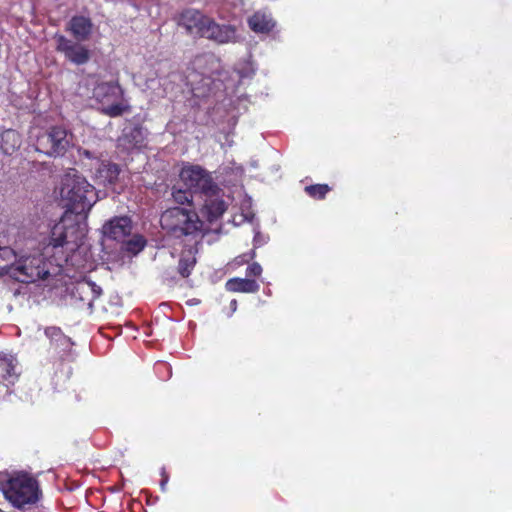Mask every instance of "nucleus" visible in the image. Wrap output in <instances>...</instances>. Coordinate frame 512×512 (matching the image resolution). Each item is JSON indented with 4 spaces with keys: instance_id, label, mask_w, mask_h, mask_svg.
<instances>
[{
    "instance_id": "31",
    "label": "nucleus",
    "mask_w": 512,
    "mask_h": 512,
    "mask_svg": "<svg viewBox=\"0 0 512 512\" xmlns=\"http://www.w3.org/2000/svg\"><path fill=\"white\" fill-rule=\"evenodd\" d=\"M230 307L233 311L236 310L237 308V300L236 299H233L231 302H230Z\"/></svg>"
},
{
    "instance_id": "29",
    "label": "nucleus",
    "mask_w": 512,
    "mask_h": 512,
    "mask_svg": "<svg viewBox=\"0 0 512 512\" xmlns=\"http://www.w3.org/2000/svg\"><path fill=\"white\" fill-rule=\"evenodd\" d=\"M0 258L5 260H15L16 254L10 247H0Z\"/></svg>"
},
{
    "instance_id": "4",
    "label": "nucleus",
    "mask_w": 512,
    "mask_h": 512,
    "mask_svg": "<svg viewBox=\"0 0 512 512\" xmlns=\"http://www.w3.org/2000/svg\"><path fill=\"white\" fill-rule=\"evenodd\" d=\"M92 98L101 104L102 113L108 117L116 118L131 111L118 81L97 82L92 89Z\"/></svg>"
},
{
    "instance_id": "11",
    "label": "nucleus",
    "mask_w": 512,
    "mask_h": 512,
    "mask_svg": "<svg viewBox=\"0 0 512 512\" xmlns=\"http://www.w3.org/2000/svg\"><path fill=\"white\" fill-rule=\"evenodd\" d=\"M236 28L230 24H218L210 18L203 38L215 41L219 44L234 42L236 40Z\"/></svg>"
},
{
    "instance_id": "5",
    "label": "nucleus",
    "mask_w": 512,
    "mask_h": 512,
    "mask_svg": "<svg viewBox=\"0 0 512 512\" xmlns=\"http://www.w3.org/2000/svg\"><path fill=\"white\" fill-rule=\"evenodd\" d=\"M2 275H8L22 283H31L39 279H45L50 272L43 255L23 257L20 260L0 267Z\"/></svg>"
},
{
    "instance_id": "12",
    "label": "nucleus",
    "mask_w": 512,
    "mask_h": 512,
    "mask_svg": "<svg viewBox=\"0 0 512 512\" xmlns=\"http://www.w3.org/2000/svg\"><path fill=\"white\" fill-rule=\"evenodd\" d=\"M101 294V287L90 280L77 282L71 291L72 297L82 302L83 305H87L88 308L93 307L94 301L98 299Z\"/></svg>"
},
{
    "instance_id": "21",
    "label": "nucleus",
    "mask_w": 512,
    "mask_h": 512,
    "mask_svg": "<svg viewBox=\"0 0 512 512\" xmlns=\"http://www.w3.org/2000/svg\"><path fill=\"white\" fill-rule=\"evenodd\" d=\"M226 289L230 292L256 293L260 285L256 280L250 278H232L226 282Z\"/></svg>"
},
{
    "instance_id": "22",
    "label": "nucleus",
    "mask_w": 512,
    "mask_h": 512,
    "mask_svg": "<svg viewBox=\"0 0 512 512\" xmlns=\"http://www.w3.org/2000/svg\"><path fill=\"white\" fill-rule=\"evenodd\" d=\"M332 190L328 184H313L305 186V193L316 200L325 199L326 195Z\"/></svg>"
},
{
    "instance_id": "10",
    "label": "nucleus",
    "mask_w": 512,
    "mask_h": 512,
    "mask_svg": "<svg viewBox=\"0 0 512 512\" xmlns=\"http://www.w3.org/2000/svg\"><path fill=\"white\" fill-rule=\"evenodd\" d=\"M210 18L197 9L187 8L179 14L177 24L184 28L188 35L203 38Z\"/></svg>"
},
{
    "instance_id": "27",
    "label": "nucleus",
    "mask_w": 512,
    "mask_h": 512,
    "mask_svg": "<svg viewBox=\"0 0 512 512\" xmlns=\"http://www.w3.org/2000/svg\"><path fill=\"white\" fill-rule=\"evenodd\" d=\"M262 274V267L259 263L253 262L248 265L246 269V276L249 277H259Z\"/></svg>"
},
{
    "instance_id": "3",
    "label": "nucleus",
    "mask_w": 512,
    "mask_h": 512,
    "mask_svg": "<svg viewBox=\"0 0 512 512\" xmlns=\"http://www.w3.org/2000/svg\"><path fill=\"white\" fill-rule=\"evenodd\" d=\"M160 225L169 237L175 239H187L199 244L204 236V222L192 208H168L161 214Z\"/></svg>"
},
{
    "instance_id": "28",
    "label": "nucleus",
    "mask_w": 512,
    "mask_h": 512,
    "mask_svg": "<svg viewBox=\"0 0 512 512\" xmlns=\"http://www.w3.org/2000/svg\"><path fill=\"white\" fill-rule=\"evenodd\" d=\"M255 256H256L255 251L251 250L248 253H244V254L236 257L235 262L237 265H243L245 263H248L250 260L254 259Z\"/></svg>"
},
{
    "instance_id": "17",
    "label": "nucleus",
    "mask_w": 512,
    "mask_h": 512,
    "mask_svg": "<svg viewBox=\"0 0 512 512\" xmlns=\"http://www.w3.org/2000/svg\"><path fill=\"white\" fill-rule=\"evenodd\" d=\"M19 376L17 358L11 354L0 353V380L17 382Z\"/></svg>"
},
{
    "instance_id": "15",
    "label": "nucleus",
    "mask_w": 512,
    "mask_h": 512,
    "mask_svg": "<svg viewBox=\"0 0 512 512\" xmlns=\"http://www.w3.org/2000/svg\"><path fill=\"white\" fill-rule=\"evenodd\" d=\"M93 29V23L90 18L85 16H73L67 30L72 33L77 41H86L89 39Z\"/></svg>"
},
{
    "instance_id": "1",
    "label": "nucleus",
    "mask_w": 512,
    "mask_h": 512,
    "mask_svg": "<svg viewBox=\"0 0 512 512\" xmlns=\"http://www.w3.org/2000/svg\"><path fill=\"white\" fill-rule=\"evenodd\" d=\"M185 187L202 201L200 212L209 223L220 219L228 208L224 191L214 180L212 173L200 165H187L180 171Z\"/></svg>"
},
{
    "instance_id": "26",
    "label": "nucleus",
    "mask_w": 512,
    "mask_h": 512,
    "mask_svg": "<svg viewBox=\"0 0 512 512\" xmlns=\"http://www.w3.org/2000/svg\"><path fill=\"white\" fill-rule=\"evenodd\" d=\"M16 382L0 380V404L5 402L13 394V386Z\"/></svg>"
},
{
    "instance_id": "18",
    "label": "nucleus",
    "mask_w": 512,
    "mask_h": 512,
    "mask_svg": "<svg viewBox=\"0 0 512 512\" xmlns=\"http://www.w3.org/2000/svg\"><path fill=\"white\" fill-rule=\"evenodd\" d=\"M120 172L121 169L118 164L102 162L96 171L95 177L98 184L106 187L117 182Z\"/></svg>"
},
{
    "instance_id": "7",
    "label": "nucleus",
    "mask_w": 512,
    "mask_h": 512,
    "mask_svg": "<svg viewBox=\"0 0 512 512\" xmlns=\"http://www.w3.org/2000/svg\"><path fill=\"white\" fill-rule=\"evenodd\" d=\"M3 493L15 507L21 508L26 504L37 502L40 491L37 480L22 474L9 479Z\"/></svg>"
},
{
    "instance_id": "25",
    "label": "nucleus",
    "mask_w": 512,
    "mask_h": 512,
    "mask_svg": "<svg viewBox=\"0 0 512 512\" xmlns=\"http://www.w3.org/2000/svg\"><path fill=\"white\" fill-rule=\"evenodd\" d=\"M146 239L141 235H135L125 243V250L134 255L141 252L146 246Z\"/></svg>"
},
{
    "instance_id": "13",
    "label": "nucleus",
    "mask_w": 512,
    "mask_h": 512,
    "mask_svg": "<svg viewBox=\"0 0 512 512\" xmlns=\"http://www.w3.org/2000/svg\"><path fill=\"white\" fill-rule=\"evenodd\" d=\"M130 232L131 220L126 216L115 217L103 226L104 235L117 241L124 239Z\"/></svg>"
},
{
    "instance_id": "19",
    "label": "nucleus",
    "mask_w": 512,
    "mask_h": 512,
    "mask_svg": "<svg viewBox=\"0 0 512 512\" xmlns=\"http://www.w3.org/2000/svg\"><path fill=\"white\" fill-rule=\"evenodd\" d=\"M22 144V138L18 131L14 129L4 130L0 134V150L5 155H12Z\"/></svg>"
},
{
    "instance_id": "20",
    "label": "nucleus",
    "mask_w": 512,
    "mask_h": 512,
    "mask_svg": "<svg viewBox=\"0 0 512 512\" xmlns=\"http://www.w3.org/2000/svg\"><path fill=\"white\" fill-rule=\"evenodd\" d=\"M145 133L140 125H135L130 130H125L120 138V141L129 149H140L145 146Z\"/></svg>"
},
{
    "instance_id": "14",
    "label": "nucleus",
    "mask_w": 512,
    "mask_h": 512,
    "mask_svg": "<svg viewBox=\"0 0 512 512\" xmlns=\"http://www.w3.org/2000/svg\"><path fill=\"white\" fill-rule=\"evenodd\" d=\"M197 245L198 244L194 243L188 248L183 249L179 255L177 273L181 278H188L197 264Z\"/></svg>"
},
{
    "instance_id": "9",
    "label": "nucleus",
    "mask_w": 512,
    "mask_h": 512,
    "mask_svg": "<svg viewBox=\"0 0 512 512\" xmlns=\"http://www.w3.org/2000/svg\"><path fill=\"white\" fill-rule=\"evenodd\" d=\"M56 51L63 54L65 59L77 66L86 64L91 57L90 50L81 41L68 39L64 35L56 34Z\"/></svg>"
},
{
    "instance_id": "16",
    "label": "nucleus",
    "mask_w": 512,
    "mask_h": 512,
    "mask_svg": "<svg viewBox=\"0 0 512 512\" xmlns=\"http://www.w3.org/2000/svg\"><path fill=\"white\" fill-rule=\"evenodd\" d=\"M247 23L249 28L256 34H269L276 25L271 14L263 11H256L248 18Z\"/></svg>"
},
{
    "instance_id": "8",
    "label": "nucleus",
    "mask_w": 512,
    "mask_h": 512,
    "mask_svg": "<svg viewBox=\"0 0 512 512\" xmlns=\"http://www.w3.org/2000/svg\"><path fill=\"white\" fill-rule=\"evenodd\" d=\"M83 231L77 218H73L71 213H64L60 221L51 229L49 245L53 248H63L70 246L73 250L81 244Z\"/></svg>"
},
{
    "instance_id": "2",
    "label": "nucleus",
    "mask_w": 512,
    "mask_h": 512,
    "mask_svg": "<svg viewBox=\"0 0 512 512\" xmlns=\"http://www.w3.org/2000/svg\"><path fill=\"white\" fill-rule=\"evenodd\" d=\"M60 194L66 202L67 209L64 213H71L77 219H85L98 200L94 186L75 169H70L62 177Z\"/></svg>"
},
{
    "instance_id": "6",
    "label": "nucleus",
    "mask_w": 512,
    "mask_h": 512,
    "mask_svg": "<svg viewBox=\"0 0 512 512\" xmlns=\"http://www.w3.org/2000/svg\"><path fill=\"white\" fill-rule=\"evenodd\" d=\"M74 135L63 126L55 125L37 135L35 150L49 157H63L73 147Z\"/></svg>"
},
{
    "instance_id": "30",
    "label": "nucleus",
    "mask_w": 512,
    "mask_h": 512,
    "mask_svg": "<svg viewBox=\"0 0 512 512\" xmlns=\"http://www.w3.org/2000/svg\"><path fill=\"white\" fill-rule=\"evenodd\" d=\"M168 479H169L168 475L165 472H163L162 473V480H161V483H160L162 491H165V486H166V484L168 482Z\"/></svg>"
},
{
    "instance_id": "23",
    "label": "nucleus",
    "mask_w": 512,
    "mask_h": 512,
    "mask_svg": "<svg viewBox=\"0 0 512 512\" xmlns=\"http://www.w3.org/2000/svg\"><path fill=\"white\" fill-rule=\"evenodd\" d=\"M45 333L52 342L60 343L65 347H69L71 345L70 338H68L59 327H47Z\"/></svg>"
},
{
    "instance_id": "24",
    "label": "nucleus",
    "mask_w": 512,
    "mask_h": 512,
    "mask_svg": "<svg viewBox=\"0 0 512 512\" xmlns=\"http://www.w3.org/2000/svg\"><path fill=\"white\" fill-rule=\"evenodd\" d=\"M193 192H190L188 188L186 189H180L176 188L175 186L172 188V197L173 200L180 204L184 205L187 204L189 206H193Z\"/></svg>"
}]
</instances>
